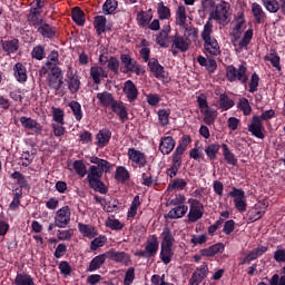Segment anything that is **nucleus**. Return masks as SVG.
<instances>
[{
  "instance_id": "nucleus-5",
  "label": "nucleus",
  "mask_w": 285,
  "mask_h": 285,
  "mask_svg": "<svg viewBox=\"0 0 285 285\" xmlns=\"http://www.w3.org/2000/svg\"><path fill=\"white\" fill-rule=\"evenodd\" d=\"M226 79L229 83L239 81L242 86H246V83H248V68L246 67V63L239 65L238 68L234 65L227 66Z\"/></svg>"
},
{
  "instance_id": "nucleus-1",
  "label": "nucleus",
  "mask_w": 285,
  "mask_h": 285,
  "mask_svg": "<svg viewBox=\"0 0 285 285\" xmlns=\"http://www.w3.org/2000/svg\"><path fill=\"white\" fill-rule=\"evenodd\" d=\"M89 161L95 165L89 167L87 181L92 190L100 193V195H106L108 193V187H106V184L101 181V177H104V173H110L112 165L108 160L97 156L89 157Z\"/></svg>"
},
{
  "instance_id": "nucleus-62",
  "label": "nucleus",
  "mask_w": 285,
  "mask_h": 285,
  "mask_svg": "<svg viewBox=\"0 0 285 285\" xmlns=\"http://www.w3.org/2000/svg\"><path fill=\"white\" fill-rule=\"evenodd\" d=\"M52 117L56 124H60L61 126L66 125V121L63 120L65 114L61 108H53Z\"/></svg>"
},
{
  "instance_id": "nucleus-53",
  "label": "nucleus",
  "mask_w": 285,
  "mask_h": 285,
  "mask_svg": "<svg viewBox=\"0 0 285 285\" xmlns=\"http://www.w3.org/2000/svg\"><path fill=\"white\" fill-rule=\"evenodd\" d=\"M139 206H141V200H139V195H136L131 202L127 217H136Z\"/></svg>"
},
{
  "instance_id": "nucleus-4",
  "label": "nucleus",
  "mask_w": 285,
  "mask_h": 285,
  "mask_svg": "<svg viewBox=\"0 0 285 285\" xmlns=\"http://www.w3.org/2000/svg\"><path fill=\"white\" fill-rule=\"evenodd\" d=\"M161 244H160V254L159 258L161 262L168 266L170 262H173V256L175 253L173 252V244H175V236H173V232H170L169 227H165L161 233Z\"/></svg>"
},
{
  "instance_id": "nucleus-17",
  "label": "nucleus",
  "mask_w": 285,
  "mask_h": 285,
  "mask_svg": "<svg viewBox=\"0 0 285 285\" xmlns=\"http://www.w3.org/2000/svg\"><path fill=\"white\" fill-rule=\"evenodd\" d=\"M148 68L156 79H166V69L159 63L157 58H151Z\"/></svg>"
},
{
  "instance_id": "nucleus-21",
  "label": "nucleus",
  "mask_w": 285,
  "mask_h": 285,
  "mask_svg": "<svg viewBox=\"0 0 285 285\" xmlns=\"http://www.w3.org/2000/svg\"><path fill=\"white\" fill-rule=\"evenodd\" d=\"M176 145L177 142L175 141V138H173V136H165L160 139L159 150L161 155H170V153L175 150Z\"/></svg>"
},
{
  "instance_id": "nucleus-26",
  "label": "nucleus",
  "mask_w": 285,
  "mask_h": 285,
  "mask_svg": "<svg viewBox=\"0 0 285 285\" xmlns=\"http://www.w3.org/2000/svg\"><path fill=\"white\" fill-rule=\"evenodd\" d=\"M107 259H111V262H116L117 264H126L130 256L126 252H115V249L106 252Z\"/></svg>"
},
{
  "instance_id": "nucleus-46",
  "label": "nucleus",
  "mask_w": 285,
  "mask_h": 285,
  "mask_svg": "<svg viewBox=\"0 0 285 285\" xmlns=\"http://www.w3.org/2000/svg\"><path fill=\"white\" fill-rule=\"evenodd\" d=\"M219 148H222V145L219 144H210L205 148V155H207L210 161H215V159H217V154L219 153Z\"/></svg>"
},
{
  "instance_id": "nucleus-59",
  "label": "nucleus",
  "mask_w": 285,
  "mask_h": 285,
  "mask_svg": "<svg viewBox=\"0 0 285 285\" xmlns=\"http://www.w3.org/2000/svg\"><path fill=\"white\" fill-rule=\"evenodd\" d=\"M106 242H108L106 235H100L99 237H96L94 240H91L90 250H97V248H101L106 244Z\"/></svg>"
},
{
  "instance_id": "nucleus-34",
  "label": "nucleus",
  "mask_w": 285,
  "mask_h": 285,
  "mask_svg": "<svg viewBox=\"0 0 285 285\" xmlns=\"http://www.w3.org/2000/svg\"><path fill=\"white\" fill-rule=\"evenodd\" d=\"M188 20V14L186 13V7L184 4L178 6L176 9V23L180 28H186V21Z\"/></svg>"
},
{
  "instance_id": "nucleus-32",
  "label": "nucleus",
  "mask_w": 285,
  "mask_h": 285,
  "mask_svg": "<svg viewBox=\"0 0 285 285\" xmlns=\"http://www.w3.org/2000/svg\"><path fill=\"white\" fill-rule=\"evenodd\" d=\"M186 213H188L187 205H177L168 212L167 217L169 219H181Z\"/></svg>"
},
{
  "instance_id": "nucleus-12",
  "label": "nucleus",
  "mask_w": 285,
  "mask_h": 285,
  "mask_svg": "<svg viewBox=\"0 0 285 285\" xmlns=\"http://www.w3.org/2000/svg\"><path fill=\"white\" fill-rule=\"evenodd\" d=\"M70 217H72V212L70 206H63L56 212L55 222L57 223L58 228H66L70 224Z\"/></svg>"
},
{
  "instance_id": "nucleus-22",
  "label": "nucleus",
  "mask_w": 285,
  "mask_h": 285,
  "mask_svg": "<svg viewBox=\"0 0 285 285\" xmlns=\"http://www.w3.org/2000/svg\"><path fill=\"white\" fill-rule=\"evenodd\" d=\"M190 141H193L190 136L184 135L171 157L181 160V156L186 153V150H188V145L190 144Z\"/></svg>"
},
{
  "instance_id": "nucleus-28",
  "label": "nucleus",
  "mask_w": 285,
  "mask_h": 285,
  "mask_svg": "<svg viewBox=\"0 0 285 285\" xmlns=\"http://www.w3.org/2000/svg\"><path fill=\"white\" fill-rule=\"evenodd\" d=\"M106 259H108V255L106 253L94 257L88 266L89 273H95V271H99V268H101L106 264Z\"/></svg>"
},
{
  "instance_id": "nucleus-49",
  "label": "nucleus",
  "mask_w": 285,
  "mask_h": 285,
  "mask_svg": "<svg viewBox=\"0 0 285 285\" xmlns=\"http://www.w3.org/2000/svg\"><path fill=\"white\" fill-rule=\"evenodd\" d=\"M188 186V181L183 178H175L171 184L168 185V190H185Z\"/></svg>"
},
{
  "instance_id": "nucleus-33",
  "label": "nucleus",
  "mask_w": 285,
  "mask_h": 285,
  "mask_svg": "<svg viewBox=\"0 0 285 285\" xmlns=\"http://www.w3.org/2000/svg\"><path fill=\"white\" fill-rule=\"evenodd\" d=\"M97 99L99 100V102L105 107V108H111L112 104H115L117 100L115 99V97L112 96V94L108 92V91H104V92H98L97 94Z\"/></svg>"
},
{
  "instance_id": "nucleus-41",
  "label": "nucleus",
  "mask_w": 285,
  "mask_h": 285,
  "mask_svg": "<svg viewBox=\"0 0 285 285\" xmlns=\"http://www.w3.org/2000/svg\"><path fill=\"white\" fill-rule=\"evenodd\" d=\"M157 13L160 21H168V19L171 17L170 8L164 4L163 1L158 3Z\"/></svg>"
},
{
  "instance_id": "nucleus-18",
  "label": "nucleus",
  "mask_w": 285,
  "mask_h": 285,
  "mask_svg": "<svg viewBox=\"0 0 285 285\" xmlns=\"http://www.w3.org/2000/svg\"><path fill=\"white\" fill-rule=\"evenodd\" d=\"M156 43L160 48H168L170 46V24L164 26L161 31L156 35Z\"/></svg>"
},
{
  "instance_id": "nucleus-57",
  "label": "nucleus",
  "mask_w": 285,
  "mask_h": 285,
  "mask_svg": "<svg viewBox=\"0 0 285 285\" xmlns=\"http://www.w3.org/2000/svg\"><path fill=\"white\" fill-rule=\"evenodd\" d=\"M119 59L117 57L111 56L109 58V61L107 62V68L114 73V75H119Z\"/></svg>"
},
{
  "instance_id": "nucleus-51",
  "label": "nucleus",
  "mask_w": 285,
  "mask_h": 285,
  "mask_svg": "<svg viewBox=\"0 0 285 285\" xmlns=\"http://www.w3.org/2000/svg\"><path fill=\"white\" fill-rule=\"evenodd\" d=\"M238 110H242L245 117H248L250 112H253V107H250V102L246 98H240L237 105Z\"/></svg>"
},
{
  "instance_id": "nucleus-60",
  "label": "nucleus",
  "mask_w": 285,
  "mask_h": 285,
  "mask_svg": "<svg viewBox=\"0 0 285 285\" xmlns=\"http://www.w3.org/2000/svg\"><path fill=\"white\" fill-rule=\"evenodd\" d=\"M58 268L63 277L72 275V266H70V263H68L67 261L60 262Z\"/></svg>"
},
{
  "instance_id": "nucleus-58",
  "label": "nucleus",
  "mask_w": 285,
  "mask_h": 285,
  "mask_svg": "<svg viewBox=\"0 0 285 285\" xmlns=\"http://www.w3.org/2000/svg\"><path fill=\"white\" fill-rule=\"evenodd\" d=\"M66 82L68 83V89L70 90L71 95L79 92V88H81V81L79 80V77L66 80Z\"/></svg>"
},
{
  "instance_id": "nucleus-9",
  "label": "nucleus",
  "mask_w": 285,
  "mask_h": 285,
  "mask_svg": "<svg viewBox=\"0 0 285 285\" xmlns=\"http://www.w3.org/2000/svg\"><path fill=\"white\" fill-rule=\"evenodd\" d=\"M171 49L170 52L174 57H177L179 52H188L190 48V41L184 36L176 32L174 36H170ZM179 50V52L177 51Z\"/></svg>"
},
{
  "instance_id": "nucleus-64",
  "label": "nucleus",
  "mask_w": 285,
  "mask_h": 285,
  "mask_svg": "<svg viewBox=\"0 0 285 285\" xmlns=\"http://www.w3.org/2000/svg\"><path fill=\"white\" fill-rule=\"evenodd\" d=\"M274 259L276 261V264H284L285 263V249L282 247H277V249L274 252Z\"/></svg>"
},
{
  "instance_id": "nucleus-56",
  "label": "nucleus",
  "mask_w": 285,
  "mask_h": 285,
  "mask_svg": "<svg viewBox=\"0 0 285 285\" xmlns=\"http://www.w3.org/2000/svg\"><path fill=\"white\" fill-rule=\"evenodd\" d=\"M78 228H79V232L81 233V235H83V237H89V238L95 237V228L94 227H90L89 225H86L83 223H79Z\"/></svg>"
},
{
  "instance_id": "nucleus-24",
  "label": "nucleus",
  "mask_w": 285,
  "mask_h": 285,
  "mask_svg": "<svg viewBox=\"0 0 285 285\" xmlns=\"http://www.w3.org/2000/svg\"><path fill=\"white\" fill-rule=\"evenodd\" d=\"M1 48L7 55H14L19 50V39L0 40Z\"/></svg>"
},
{
  "instance_id": "nucleus-36",
  "label": "nucleus",
  "mask_w": 285,
  "mask_h": 285,
  "mask_svg": "<svg viewBox=\"0 0 285 285\" xmlns=\"http://www.w3.org/2000/svg\"><path fill=\"white\" fill-rule=\"evenodd\" d=\"M71 19L77 26H83L86 23V13L79 7H75L71 11Z\"/></svg>"
},
{
  "instance_id": "nucleus-16",
  "label": "nucleus",
  "mask_w": 285,
  "mask_h": 285,
  "mask_svg": "<svg viewBox=\"0 0 285 285\" xmlns=\"http://www.w3.org/2000/svg\"><path fill=\"white\" fill-rule=\"evenodd\" d=\"M122 92L127 97V101L132 104V101H137L139 97V89H137V85L132 80H127L124 83Z\"/></svg>"
},
{
  "instance_id": "nucleus-48",
  "label": "nucleus",
  "mask_w": 285,
  "mask_h": 285,
  "mask_svg": "<svg viewBox=\"0 0 285 285\" xmlns=\"http://www.w3.org/2000/svg\"><path fill=\"white\" fill-rule=\"evenodd\" d=\"M158 121L164 128L170 124V109H160L158 110Z\"/></svg>"
},
{
  "instance_id": "nucleus-39",
  "label": "nucleus",
  "mask_w": 285,
  "mask_h": 285,
  "mask_svg": "<svg viewBox=\"0 0 285 285\" xmlns=\"http://www.w3.org/2000/svg\"><path fill=\"white\" fill-rule=\"evenodd\" d=\"M204 115L203 121L206 126H213L215 124V119H217V110L205 109L200 111Z\"/></svg>"
},
{
  "instance_id": "nucleus-11",
  "label": "nucleus",
  "mask_w": 285,
  "mask_h": 285,
  "mask_svg": "<svg viewBox=\"0 0 285 285\" xmlns=\"http://www.w3.org/2000/svg\"><path fill=\"white\" fill-rule=\"evenodd\" d=\"M247 130L257 139H264L266 137V135H264V124L262 122V118H259V116L252 117L250 122L247 126Z\"/></svg>"
},
{
  "instance_id": "nucleus-14",
  "label": "nucleus",
  "mask_w": 285,
  "mask_h": 285,
  "mask_svg": "<svg viewBox=\"0 0 285 285\" xmlns=\"http://www.w3.org/2000/svg\"><path fill=\"white\" fill-rule=\"evenodd\" d=\"M267 208L268 205L265 202H258L247 212L248 220L252 224L253 222H257L261 217H264V215H266Z\"/></svg>"
},
{
  "instance_id": "nucleus-61",
  "label": "nucleus",
  "mask_w": 285,
  "mask_h": 285,
  "mask_svg": "<svg viewBox=\"0 0 285 285\" xmlns=\"http://www.w3.org/2000/svg\"><path fill=\"white\" fill-rule=\"evenodd\" d=\"M257 88H259V75L257 72L252 73L249 80V89L248 92H257Z\"/></svg>"
},
{
  "instance_id": "nucleus-54",
  "label": "nucleus",
  "mask_w": 285,
  "mask_h": 285,
  "mask_svg": "<svg viewBox=\"0 0 285 285\" xmlns=\"http://www.w3.org/2000/svg\"><path fill=\"white\" fill-rule=\"evenodd\" d=\"M73 235H75V229H72V228L66 229V230L59 229L57 232V237L60 242H70V239H72Z\"/></svg>"
},
{
  "instance_id": "nucleus-50",
  "label": "nucleus",
  "mask_w": 285,
  "mask_h": 285,
  "mask_svg": "<svg viewBox=\"0 0 285 285\" xmlns=\"http://www.w3.org/2000/svg\"><path fill=\"white\" fill-rule=\"evenodd\" d=\"M119 2L117 0H106L102 4L104 14H112L117 10Z\"/></svg>"
},
{
  "instance_id": "nucleus-6",
  "label": "nucleus",
  "mask_w": 285,
  "mask_h": 285,
  "mask_svg": "<svg viewBox=\"0 0 285 285\" xmlns=\"http://www.w3.org/2000/svg\"><path fill=\"white\" fill-rule=\"evenodd\" d=\"M120 63H121V68H120V72H124V75H137V77H139V75H141V65L139 62H137V60H135V58H132V56L128 55V53H121L120 55Z\"/></svg>"
},
{
  "instance_id": "nucleus-19",
  "label": "nucleus",
  "mask_w": 285,
  "mask_h": 285,
  "mask_svg": "<svg viewBox=\"0 0 285 285\" xmlns=\"http://www.w3.org/2000/svg\"><path fill=\"white\" fill-rule=\"evenodd\" d=\"M111 111L115 112L118 118L120 119V121L124 124L125 121H128V108L126 107V105L124 104V101L121 100H116L112 105H111Z\"/></svg>"
},
{
  "instance_id": "nucleus-20",
  "label": "nucleus",
  "mask_w": 285,
  "mask_h": 285,
  "mask_svg": "<svg viewBox=\"0 0 285 285\" xmlns=\"http://www.w3.org/2000/svg\"><path fill=\"white\" fill-rule=\"evenodd\" d=\"M112 138V131L108 128L100 129L96 135V146L98 148H106L108 144H110V139Z\"/></svg>"
},
{
  "instance_id": "nucleus-8",
  "label": "nucleus",
  "mask_w": 285,
  "mask_h": 285,
  "mask_svg": "<svg viewBox=\"0 0 285 285\" xmlns=\"http://www.w3.org/2000/svg\"><path fill=\"white\" fill-rule=\"evenodd\" d=\"M159 252V238L157 235H151L146 243L144 250H138L135 253V257H144L145 259H150V257H155Z\"/></svg>"
},
{
  "instance_id": "nucleus-43",
  "label": "nucleus",
  "mask_w": 285,
  "mask_h": 285,
  "mask_svg": "<svg viewBox=\"0 0 285 285\" xmlns=\"http://www.w3.org/2000/svg\"><path fill=\"white\" fill-rule=\"evenodd\" d=\"M16 285H35V278L30 274H17L14 278Z\"/></svg>"
},
{
  "instance_id": "nucleus-63",
  "label": "nucleus",
  "mask_w": 285,
  "mask_h": 285,
  "mask_svg": "<svg viewBox=\"0 0 285 285\" xmlns=\"http://www.w3.org/2000/svg\"><path fill=\"white\" fill-rule=\"evenodd\" d=\"M135 282V267H129L125 273L124 285H132Z\"/></svg>"
},
{
  "instance_id": "nucleus-10",
  "label": "nucleus",
  "mask_w": 285,
  "mask_h": 285,
  "mask_svg": "<svg viewBox=\"0 0 285 285\" xmlns=\"http://www.w3.org/2000/svg\"><path fill=\"white\" fill-rule=\"evenodd\" d=\"M127 157L129 161H131L132 168H146L148 165V157L139 149L129 148L127 151Z\"/></svg>"
},
{
  "instance_id": "nucleus-47",
  "label": "nucleus",
  "mask_w": 285,
  "mask_h": 285,
  "mask_svg": "<svg viewBox=\"0 0 285 285\" xmlns=\"http://www.w3.org/2000/svg\"><path fill=\"white\" fill-rule=\"evenodd\" d=\"M219 108L223 110H230L235 106V100L228 98V95L220 94L219 95Z\"/></svg>"
},
{
  "instance_id": "nucleus-27",
  "label": "nucleus",
  "mask_w": 285,
  "mask_h": 285,
  "mask_svg": "<svg viewBox=\"0 0 285 285\" xmlns=\"http://www.w3.org/2000/svg\"><path fill=\"white\" fill-rule=\"evenodd\" d=\"M225 246L224 243H217L207 248L200 249V255L203 257H215L218 253H224Z\"/></svg>"
},
{
  "instance_id": "nucleus-25",
  "label": "nucleus",
  "mask_w": 285,
  "mask_h": 285,
  "mask_svg": "<svg viewBox=\"0 0 285 285\" xmlns=\"http://www.w3.org/2000/svg\"><path fill=\"white\" fill-rule=\"evenodd\" d=\"M13 75L19 83H26L28 81V70L21 62H17L13 67Z\"/></svg>"
},
{
  "instance_id": "nucleus-38",
  "label": "nucleus",
  "mask_w": 285,
  "mask_h": 285,
  "mask_svg": "<svg viewBox=\"0 0 285 285\" xmlns=\"http://www.w3.org/2000/svg\"><path fill=\"white\" fill-rule=\"evenodd\" d=\"M222 148H223V157L226 160V163L229 166H237V158L235 157V154L230 151V149L228 148V145L223 144Z\"/></svg>"
},
{
  "instance_id": "nucleus-3",
  "label": "nucleus",
  "mask_w": 285,
  "mask_h": 285,
  "mask_svg": "<svg viewBox=\"0 0 285 285\" xmlns=\"http://www.w3.org/2000/svg\"><path fill=\"white\" fill-rule=\"evenodd\" d=\"M48 70H50L49 75ZM43 75H48V86L51 87L52 90H61V87L63 86V72L61 71V68L48 60L46 67L40 69V76L43 77Z\"/></svg>"
},
{
  "instance_id": "nucleus-42",
  "label": "nucleus",
  "mask_w": 285,
  "mask_h": 285,
  "mask_svg": "<svg viewBox=\"0 0 285 285\" xmlns=\"http://www.w3.org/2000/svg\"><path fill=\"white\" fill-rule=\"evenodd\" d=\"M262 2L267 12L275 13L282 10V2H278L277 0H262Z\"/></svg>"
},
{
  "instance_id": "nucleus-2",
  "label": "nucleus",
  "mask_w": 285,
  "mask_h": 285,
  "mask_svg": "<svg viewBox=\"0 0 285 285\" xmlns=\"http://www.w3.org/2000/svg\"><path fill=\"white\" fill-rule=\"evenodd\" d=\"M200 37L204 41L205 55H209L210 57H218V55H222L219 42L213 37V21L208 20L205 23Z\"/></svg>"
},
{
  "instance_id": "nucleus-29",
  "label": "nucleus",
  "mask_w": 285,
  "mask_h": 285,
  "mask_svg": "<svg viewBox=\"0 0 285 285\" xmlns=\"http://www.w3.org/2000/svg\"><path fill=\"white\" fill-rule=\"evenodd\" d=\"M90 77L94 81V83H101V79H106L108 77V72L104 70L102 67L94 66L90 68Z\"/></svg>"
},
{
  "instance_id": "nucleus-13",
  "label": "nucleus",
  "mask_w": 285,
  "mask_h": 285,
  "mask_svg": "<svg viewBox=\"0 0 285 285\" xmlns=\"http://www.w3.org/2000/svg\"><path fill=\"white\" fill-rule=\"evenodd\" d=\"M19 121L22 128H24V130H31L32 135H41V132H43V126L33 118L21 116Z\"/></svg>"
},
{
  "instance_id": "nucleus-23",
  "label": "nucleus",
  "mask_w": 285,
  "mask_h": 285,
  "mask_svg": "<svg viewBox=\"0 0 285 285\" xmlns=\"http://www.w3.org/2000/svg\"><path fill=\"white\" fill-rule=\"evenodd\" d=\"M136 21L140 28H148L150 21H153V9H149L148 11H138Z\"/></svg>"
},
{
  "instance_id": "nucleus-40",
  "label": "nucleus",
  "mask_w": 285,
  "mask_h": 285,
  "mask_svg": "<svg viewBox=\"0 0 285 285\" xmlns=\"http://www.w3.org/2000/svg\"><path fill=\"white\" fill-rule=\"evenodd\" d=\"M69 108L71 109L76 121H81L83 119V111L81 110V104H79V101H70Z\"/></svg>"
},
{
  "instance_id": "nucleus-37",
  "label": "nucleus",
  "mask_w": 285,
  "mask_h": 285,
  "mask_svg": "<svg viewBox=\"0 0 285 285\" xmlns=\"http://www.w3.org/2000/svg\"><path fill=\"white\" fill-rule=\"evenodd\" d=\"M106 16H96L94 18V27L97 35H104V32H106Z\"/></svg>"
},
{
  "instance_id": "nucleus-52",
  "label": "nucleus",
  "mask_w": 285,
  "mask_h": 285,
  "mask_svg": "<svg viewBox=\"0 0 285 285\" xmlns=\"http://www.w3.org/2000/svg\"><path fill=\"white\" fill-rule=\"evenodd\" d=\"M265 61H269L273 68H276L278 72H282V65L279 63L282 61V58H279L277 53H269V56L265 57Z\"/></svg>"
},
{
  "instance_id": "nucleus-31",
  "label": "nucleus",
  "mask_w": 285,
  "mask_h": 285,
  "mask_svg": "<svg viewBox=\"0 0 285 285\" xmlns=\"http://www.w3.org/2000/svg\"><path fill=\"white\" fill-rule=\"evenodd\" d=\"M252 14L255 19L256 23H264L266 19V12H264V9L262 8V4L254 2L252 3Z\"/></svg>"
},
{
  "instance_id": "nucleus-45",
  "label": "nucleus",
  "mask_w": 285,
  "mask_h": 285,
  "mask_svg": "<svg viewBox=\"0 0 285 285\" xmlns=\"http://www.w3.org/2000/svg\"><path fill=\"white\" fill-rule=\"evenodd\" d=\"M253 29L245 31L242 40L238 43L239 50H248V46L250 45V41H253Z\"/></svg>"
},
{
  "instance_id": "nucleus-44",
  "label": "nucleus",
  "mask_w": 285,
  "mask_h": 285,
  "mask_svg": "<svg viewBox=\"0 0 285 285\" xmlns=\"http://www.w3.org/2000/svg\"><path fill=\"white\" fill-rule=\"evenodd\" d=\"M179 168H181V159L171 157V167L167 169L168 177H170V179L177 177Z\"/></svg>"
},
{
  "instance_id": "nucleus-7",
  "label": "nucleus",
  "mask_w": 285,
  "mask_h": 285,
  "mask_svg": "<svg viewBox=\"0 0 285 285\" xmlns=\"http://www.w3.org/2000/svg\"><path fill=\"white\" fill-rule=\"evenodd\" d=\"M210 18L215 19L219 26H228L230 23V3L226 1L218 3L215 11L210 13Z\"/></svg>"
},
{
  "instance_id": "nucleus-30",
  "label": "nucleus",
  "mask_w": 285,
  "mask_h": 285,
  "mask_svg": "<svg viewBox=\"0 0 285 285\" xmlns=\"http://www.w3.org/2000/svg\"><path fill=\"white\" fill-rule=\"evenodd\" d=\"M38 32L45 38V39H55L57 37V27H52L48 23H43L38 28Z\"/></svg>"
},
{
  "instance_id": "nucleus-15",
  "label": "nucleus",
  "mask_w": 285,
  "mask_h": 285,
  "mask_svg": "<svg viewBox=\"0 0 285 285\" xmlns=\"http://www.w3.org/2000/svg\"><path fill=\"white\" fill-rule=\"evenodd\" d=\"M208 277V265L204 263L195 269L188 285H199Z\"/></svg>"
},
{
  "instance_id": "nucleus-35",
  "label": "nucleus",
  "mask_w": 285,
  "mask_h": 285,
  "mask_svg": "<svg viewBox=\"0 0 285 285\" xmlns=\"http://www.w3.org/2000/svg\"><path fill=\"white\" fill-rule=\"evenodd\" d=\"M130 179V173L126 167L124 166H118L116 168V174H115V180L119 181L120 184H126Z\"/></svg>"
},
{
  "instance_id": "nucleus-55",
  "label": "nucleus",
  "mask_w": 285,
  "mask_h": 285,
  "mask_svg": "<svg viewBox=\"0 0 285 285\" xmlns=\"http://www.w3.org/2000/svg\"><path fill=\"white\" fill-rule=\"evenodd\" d=\"M73 170L80 177H86V175H88V170L86 169V164H83V160H75Z\"/></svg>"
}]
</instances>
